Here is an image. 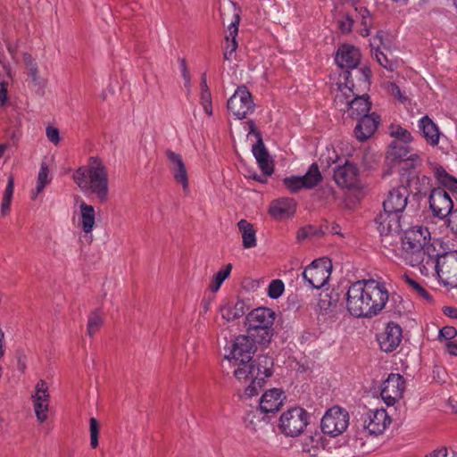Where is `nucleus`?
Instances as JSON below:
<instances>
[{"instance_id": "4be33fe9", "label": "nucleus", "mask_w": 457, "mask_h": 457, "mask_svg": "<svg viewBox=\"0 0 457 457\" xmlns=\"http://www.w3.org/2000/svg\"><path fill=\"white\" fill-rule=\"evenodd\" d=\"M408 190L404 187H398L389 191L386 199L383 202L384 211L399 215L407 205Z\"/></svg>"}, {"instance_id": "13d9d810", "label": "nucleus", "mask_w": 457, "mask_h": 457, "mask_svg": "<svg viewBox=\"0 0 457 457\" xmlns=\"http://www.w3.org/2000/svg\"><path fill=\"white\" fill-rule=\"evenodd\" d=\"M182 71V77L184 79V86L189 91L190 87H191V79H190V75H189V72L187 71V65H186V62L184 60H182V71Z\"/></svg>"}, {"instance_id": "2f4dec72", "label": "nucleus", "mask_w": 457, "mask_h": 457, "mask_svg": "<svg viewBox=\"0 0 457 457\" xmlns=\"http://www.w3.org/2000/svg\"><path fill=\"white\" fill-rule=\"evenodd\" d=\"M23 63L25 73L34 86H41L42 79L39 74L38 65L36 59L29 53H24Z\"/></svg>"}, {"instance_id": "b1692460", "label": "nucleus", "mask_w": 457, "mask_h": 457, "mask_svg": "<svg viewBox=\"0 0 457 457\" xmlns=\"http://www.w3.org/2000/svg\"><path fill=\"white\" fill-rule=\"evenodd\" d=\"M335 60L342 69H354L359 64L361 54L358 48L343 45L338 48Z\"/></svg>"}, {"instance_id": "864d4df0", "label": "nucleus", "mask_w": 457, "mask_h": 457, "mask_svg": "<svg viewBox=\"0 0 457 457\" xmlns=\"http://www.w3.org/2000/svg\"><path fill=\"white\" fill-rule=\"evenodd\" d=\"M386 89L387 93L395 98L403 101L404 97L402 95L400 87L394 82H388L386 85Z\"/></svg>"}, {"instance_id": "423d86ee", "label": "nucleus", "mask_w": 457, "mask_h": 457, "mask_svg": "<svg viewBox=\"0 0 457 457\" xmlns=\"http://www.w3.org/2000/svg\"><path fill=\"white\" fill-rule=\"evenodd\" d=\"M339 91L335 96V104L337 108H346L348 115L355 120L369 113L371 103L368 95L357 96L347 85L340 86Z\"/></svg>"}, {"instance_id": "e2e57ef3", "label": "nucleus", "mask_w": 457, "mask_h": 457, "mask_svg": "<svg viewBox=\"0 0 457 457\" xmlns=\"http://www.w3.org/2000/svg\"><path fill=\"white\" fill-rule=\"evenodd\" d=\"M444 313L450 318L457 319V309L454 307H445Z\"/></svg>"}, {"instance_id": "9d476101", "label": "nucleus", "mask_w": 457, "mask_h": 457, "mask_svg": "<svg viewBox=\"0 0 457 457\" xmlns=\"http://www.w3.org/2000/svg\"><path fill=\"white\" fill-rule=\"evenodd\" d=\"M368 304L363 279L353 283L346 293V309L356 318H368Z\"/></svg>"}, {"instance_id": "7ed1b4c3", "label": "nucleus", "mask_w": 457, "mask_h": 457, "mask_svg": "<svg viewBox=\"0 0 457 457\" xmlns=\"http://www.w3.org/2000/svg\"><path fill=\"white\" fill-rule=\"evenodd\" d=\"M235 368L234 376L240 383L250 384L245 389L248 397L257 395L264 386L266 379L273 374V359L268 355H259L254 361L230 362Z\"/></svg>"}, {"instance_id": "c756f323", "label": "nucleus", "mask_w": 457, "mask_h": 457, "mask_svg": "<svg viewBox=\"0 0 457 457\" xmlns=\"http://www.w3.org/2000/svg\"><path fill=\"white\" fill-rule=\"evenodd\" d=\"M410 154L408 144L393 141L386 152V160L394 165H401Z\"/></svg>"}, {"instance_id": "ddd939ff", "label": "nucleus", "mask_w": 457, "mask_h": 457, "mask_svg": "<svg viewBox=\"0 0 457 457\" xmlns=\"http://www.w3.org/2000/svg\"><path fill=\"white\" fill-rule=\"evenodd\" d=\"M227 107L237 119H245L254 108L249 90L244 86L237 87L228 100Z\"/></svg>"}, {"instance_id": "473e14b6", "label": "nucleus", "mask_w": 457, "mask_h": 457, "mask_svg": "<svg viewBox=\"0 0 457 457\" xmlns=\"http://www.w3.org/2000/svg\"><path fill=\"white\" fill-rule=\"evenodd\" d=\"M239 15H235V21L228 26L229 35L226 37L227 46L224 52V58L230 60L232 54L237 48V36L238 32Z\"/></svg>"}, {"instance_id": "5701e85b", "label": "nucleus", "mask_w": 457, "mask_h": 457, "mask_svg": "<svg viewBox=\"0 0 457 457\" xmlns=\"http://www.w3.org/2000/svg\"><path fill=\"white\" fill-rule=\"evenodd\" d=\"M357 120L358 123L354 129V134L361 142L372 137L380 123V117L375 112L368 113Z\"/></svg>"}, {"instance_id": "680f3d73", "label": "nucleus", "mask_w": 457, "mask_h": 457, "mask_svg": "<svg viewBox=\"0 0 457 457\" xmlns=\"http://www.w3.org/2000/svg\"><path fill=\"white\" fill-rule=\"evenodd\" d=\"M46 184H45L44 182H38L37 181V184H36V187L35 189L32 191V199H36L37 196L43 192V190L45 189Z\"/></svg>"}, {"instance_id": "20e7f679", "label": "nucleus", "mask_w": 457, "mask_h": 457, "mask_svg": "<svg viewBox=\"0 0 457 457\" xmlns=\"http://www.w3.org/2000/svg\"><path fill=\"white\" fill-rule=\"evenodd\" d=\"M426 264L420 268L424 276L436 274L439 281L451 287H457V251L443 254L433 253Z\"/></svg>"}, {"instance_id": "49530a36", "label": "nucleus", "mask_w": 457, "mask_h": 457, "mask_svg": "<svg viewBox=\"0 0 457 457\" xmlns=\"http://www.w3.org/2000/svg\"><path fill=\"white\" fill-rule=\"evenodd\" d=\"M50 403H33V410L39 423H44L48 419Z\"/></svg>"}, {"instance_id": "f03ea898", "label": "nucleus", "mask_w": 457, "mask_h": 457, "mask_svg": "<svg viewBox=\"0 0 457 457\" xmlns=\"http://www.w3.org/2000/svg\"><path fill=\"white\" fill-rule=\"evenodd\" d=\"M430 232L422 225L412 226L404 231L402 237V252L400 257L412 267L421 268L436 252L429 243Z\"/></svg>"}, {"instance_id": "e433bc0d", "label": "nucleus", "mask_w": 457, "mask_h": 457, "mask_svg": "<svg viewBox=\"0 0 457 457\" xmlns=\"http://www.w3.org/2000/svg\"><path fill=\"white\" fill-rule=\"evenodd\" d=\"M33 403H50L48 385L45 380H39L35 386V391L31 395Z\"/></svg>"}, {"instance_id": "f257e3e1", "label": "nucleus", "mask_w": 457, "mask_h": 457, "mask_svg": "<svg viewBox=\"0 0 457 457\" xmlns=\"http://www.w3.org/2000/svg\"><path fill=\"white\" fill-rule=\"evenodd\" d=\"M72 179L85 195H95L100 203H105L109 199L107 168L98 157H90L87 164L73 172Z\"/></svg>"}, {"instance_id": "0e129e2a", "label": "nucleus", "mask_w": 457, "mask_h": 457, "mask_svg": "<svg viewBox=\"0 0 457 457\" xmlns=\"http://www.w3.org/2000/svg\"><path fill=\"white\" fill-rule=\"evenodd\" d=\"M446 349H447V352L451 355L456 356L457 355V341L447 343Z\"/></svg>"}, {"instance_id": "a19ab883", "label": "nucleus", "mask_w": 457, "mask_h": 457, "mask_svg": "<svg viewBox=\"0 0 457 457\" xmlns=\"http://www.w3.org/2000/svg\"><path fill=\"white\" fill-rule=\"evenodd\" d=\"M390 135L395 138V141H399L403 144H409L412 141L411 132L400 125H392L390 127Z\"/></svg>"}, {"instance_id": "dca6fc26", "label": "nucleus", "mask_w": 457, "mask_h": 457, "mask_svg": "<svg viewBox=\"0 0 457 457\" xmlns=\"http://www.w3.org/2000/svg\"><path fill=\"white\" fill-rule=\"evenodd\" d=\"M405 388L403 377L397 373H391L383 383L381 398L387 406H393L403 397Z\"/></svg>"}, {"instance_id": "a878e982", "label": "nucleus", "mask_w": 457, "mask_h": 457, "mask_svg": "<svg viewBox=\"0 0 457 457\" xmlns=\"http://www.w3.org/2000/svg\"><path fill=\"white\" fill-rule=\"evenodd\" d=\"M78 217V226L85 234L93 231L96 225V211L93 205L81 200L79 204V211L76 212Z\"/></svg>"}, {"instance_id": "4468645a", "label": "nucleus", "mask_w": 457, "mask_h": 457, "mask_svg": "<svg viewBox=\"0 0 457 457\" xmlns=\"http://www.w3.org/2000/svg\"><path fill=\"white\" fill-rule=\"evenodd\" d=\"M322 180V175L316 163H312L303 176H290L283 179L285 187L292 193L301 189L315 187Z\"/></svg>"}, {"instance_id": "58836bf2", "label": "nucleus", "mask_w": 457, "mask_h": 457, "mask_svg": "<svg viewBox=\"0 0 457 457\" xmlns=\"http://www.w3.org/2000/svg\"><path fill=\"white\" fill-rule=\"evenodd\" d=\"M14 190V179L11 175L8 178L7 185L5 190L3 194L2 204H1V214L5 216L10 210L11 202L13 195Z\"/></svg>"}, {"instance_id": "f3484780", "label": "nucleus", "mask_w": 457, "mask_h": 457, "mask_svg": "<svg viewBox=\"0 0 457 457\" xmlns=\"http://www.w3.org/2000/svg\"><path fill=\"white\" fill-rule=\"evenodd\" d=\"M334 180L340 187H358L360 183V174L357 166L353 162L348 161L343 165L337 166L334 170Z\"/></svg>"}, {"instance_id": "412c9836", "label": "nucleus", "mask_w": 457, "mask_h": 457, "mask_svg": "<svg viewBox=\"0 0 457 457\" xmlns=\"http://www.w3.org/2000/svg\"><path fill=\"white\" fill-rule=\"evenodd\" d=\"M165 155L174 179L182 186L185 192H187L189 188L188 175L182 156L171 150H167Z\"/></svg>"}, {"instance_id": "f704fd0d", "label": "nucleus", "mask_w": 457, "mask_h": 457, "mask_svg": "<svg viewBox=\"0 0 457 457\" xmlns=\"http://www.w3.org/2000/svg\"><path fill=\"white\" fill-rule=\"evenodd\" d=\"M12 76L9 70L0 71V106H4L9 102V88L12 83Z\"/></svg>"}, {"instance_id": "f8f14e48", "label": "nucleus", "mask_w": 457, "mask_h": 457, "mask_svg": "<svg viewBox=\"0 0 457 457\" xmlns=\"http://www.w3.org/2000/svg\"><path fill=\"white\" fill-rule=\"evenodd\" d=\"M428 203L433 216L439 220L448 219L455 209L452 196L443 187H436L431 190Z\"/></svg>"}, {"instance_id": "6e6552de", "label": "nucleus", "mask_w": 457, "mask_h": 457, "mask_svg": "<svg viewBox=\"0 0 457 457\" xmlns=\"http://www.w3.org/2000/svg\"><path fill=\"white\" fill-rule=\"evenodd\" d=\"M368 304V318L378 315L388 302L389 293L383 282L375 279H363Z\"/></svg>"}, {"instance_id": "8fccbe9b", "label": "nucleus", "mask_w": 457, "mask_h": 457, "mask_svg": "<svg viewBox=\"0 0 457 457\" xmlns=\"http://www.w3.org/2000/svg\"><path fill=\"white\" fill-rule=\"evenodd\" d=\"M375 56L378 61V62L386 69L387 71H393L395 69V64L390 61L387 56L381 52L380 50L377 49L375 52Z\"/></svg>"}, {"instance_id": "79ce46f5", "label": "nucleus", "mask_w": 457, "mask_h": 457, "mask_svg": "<svg viewBox=\"0 0 457 457\" xmlns=\"http://www.w3.org/2000/svg\"><path fill=\"white\" fill-rule=\"evenodd\" d=\"M423 159L418 153L409 154L404 162L400 165L402 170H415L422 165Z\"/></svg>"}, {"instance_id": "a211bd4d", "label": "nucleus", "mask_w": 457, "mask_h": 457, "mask_svg": "<svg viewBox=\"0 0 457 457\" xmlns=\"http://www.w3.org/2000/svg\"><path fill=\"white\" fill-rule=\"evenodd\" d=\"M286 400L285 393L279 388L265 391L259 400V411L266 416L277 413Z\"/></svg>"}, {"instance_id": "774afa93", "label": "nucleus", "mask_w": 457, "mask_h": 457, "mask_svg": "<svg viewBox=\"0 0 457 457\" xmlns=\"http://www.w3.org/2000/svg\"><path fill=\"white\" fill-rule=\"evenodd\" d=\"M417 294L428 302L432 301L430 294L424 287H422Z\"/></svg>"}, {"instance_id": "a18cd8bd", "label": "nucleus", "mask_w": 457, "mask_h": 457, "mask_svg": "<svg viewBox=\"0 0 457 457\" xmlns=\"http://www.w3.org/2000/svg\"><path fill=\"white\" fill-rule=\"evenodd\" d=\"M285 285L280 279H273L268 286V295L271 299H278L282 295Z\"/></svg>"}, {"instance_id": "69168bd1", "label": "nucleus", "mask_w": 457, "mask_h": 457, "mask_svg": "<svg viewBox=\"0 0 457 457\" xmlns=\"http://www.w3.org/2000/svg\"><path fill=\"white\" fill-rule=\"evenodd\" d=\"M427 457H447V450L446 448L436 450Z\"/></svg>"}, {"instance_id": "de8ad7c7", "label": "nucleus", "mask_w": 457, "mask_h": 457, "mask_svg": "<svg viewBox=\"0 0 457 457\" xmlns=\"http://www.w3.org/2000/svg\"><path fill=\"white\" fill-rule=\"evenodd\" d=\"M200 103L204 108V112L208 116L212 115V95L210 91L202 90L200 96Z\"/></svg>"}, {"instance_id": "c85d7f7f", "label": "nucleus", "mask_w": 457, "mask_h": 457, "mask_svg": "<svg viewBox=\"0 0 457 457\" xmlns=\"http://www.w3.org/2000/svg\"><path fill=\"white\" fill-rule=\"evenodd\" d=\"M419 129L426 142L436 146L439 143L440 132L436 124L427 115L421 117L418 124Z\"/></svg>"}, {"instance_id": "0eeeda50", "label": "nucleus", "mask_w": 457, "mask_h": 457, "mask_svg": "<svg viewBox=\"0 0 457 457\" xmlns=\"http://www.w3.org/2000/svg\"><path fill=\"white\" fill-rule=\"evenodd\" d=\"M310 415L302 407H293L284 411L279 418L278 428L286 436L301 435L309 424Z\"/></svg>"}, {"instance_id": "6ab92c4d", "label": "nucleus", "mask_w": 457, "mask_h": 457, "mask_svg": "<svg viewBox=\"0 0 457 457\" xmlns=\"http://www.w3.org/2000/svg\"><path fill=\"white\" fill-rule=\"evenodd\" d=\"M391 419L384 409L370 410L364 419V428L370 435L378 436L390 425Z\"/></svg>"}, {"instance_id": "1a4fd4ad", "label": "nucleus", "mask_w": 457, "mask_h": 457, "mask_svg": "<svg viewBox=\"0 0 457 457\" xmlns=\"http://www.w3.org/2000/svg\"><path fill=\"white\" fill-rule=\"evenodd\" d=\"M349 420V413L345 409L334 406L328 409L322 417L321 430L324 434L336 437L347 429Z\"/></svg>"}, {"instance_id": "bf43d9fd", "label": "nucleus", "mask_w": 457, "mask_h": 457, "mask_svg": "<svg viewBox=\"0 0 457 457\" xmlns=\"http://www.w3.org/2000/svg\"><path fill=\"white\" fill-rule=\"evenodd\" d=\"M404 280L416 293L421 290L422 287L409 276H404Z\"/></svg>"}, {"instance_id": "72a5a7b5", "label": "nucleus", "mask_w": 457, "mask_h": 457, "mask_svg": "<svg viewBox=\"0 0 457 457\" xmlns=\"http://www.w3.org/2000/svg\"><path fill=\"white\" fill-rule=\"evenodd\" d=\"M431 169L434 176L440 184L451 189L457 188V179L449 175L442 166L438 164H431Z\"/></svg>"}, {"instance_id": "5fc2aeb1", "label": "nucleus", "mask_w": 457, "mask_h": 457, "mask_svg": "<svg viewBox=\"0 0 457 457\" xmlns=\"http://www.w3.org/2000/svg\"><path fill=\"white\" fill-rule=\"evenodd\" d=\"M457 336V330L455 328L451 326L444 327L439 331V337H444L447 340L453 339Z\"/></svg>"}, {"instance_id": "09e8293b", "label": "nucleus", "mask_w": 457, "mask_h": 457, "mask_svg": "<svg viewBox=\"0 0 457 457\" xmlns=\"http://www.w3.org/2000/svg\"><path fill=\"white\" fill-rule=\"evenodd\" d=\"M90 446L95 449L98 446L99 426L96 419H90Z\"/></svg>"}, {"instance_id": "393cba45", "label": "nucleus", "mask_w": 457, "mask_h": 457, "mask_svg": "<svg viewBox=\"0 0 457 457\" xmlns=\"http://www.w3.org/2000/svg\"><path fill=\"white\" fill-rule=\"evenodd\" d=\"M296 210V203L292 198L274 200L269 208L270 215L275 220H285L292 217Z\"/></svg>"}, {"instance_id": "bb28decb", "label": "nucleus", "mask_w": 457, "mask_h": 457, "mask_svg": "<svg viewBox=\"0 0 457 457\" xmlns=\"http://www.w3.org/2000/svg\"><path fill=\"white\" fill-rule=\"evenodd\" d=\"M378 230L381 236H388L400 228V215L384 211L376 218Z\"/></svg>"}, {"instance_id": "2eb2a0df", "label": "nucleus", "mask_w": 457, "mask_h": 457, "mask_svg": "<svg viewBox=\"0 0 457 457\" xmlns=\"http://www.w3.org/2000/svg\"><path fill=\"white\" fill-rule=\"evenodd\" d=\"M258 344L250 335H241L236 337L228 354L226 355L229 362L250 361L256 351Z\"/></svg>"}, {"instance_id": "aec40b11", "label": "nucleus", "mask_w": 457, "mask_h": 457, "mask_svg": "<svg viewBox=\"0 0 457 457\" xmlns=\"http://www.w3.org/2000/svg\"><path fill=\"white\" fill-rule=\"evenodd\" d=\"M402 337V328L395 322H389L385 329L377 336V340L383 352L391 353L399 346Z\"/></svg>"}, {"instance_id": "338daca9", "label": "nucleus", "mask_w": 457, "mask_h": 457, "mask_svg": "<svg viewBox=\"0 0 457 457\" xmlns=\"http://www.w3.org/2000/svg\"><path fill=\"white\" fill-rule=\"evenodd\" d=\"M359 13H360V15L361 17V21H365V20L372 21L370 11L367 10L366 8H362V7L360 8Z\"/></svg>"}, {"instance_id": "603ef678", "label": "nucleus", "mask_w": 457, "mask_h": 457, "mask_svg": "<svg viewBox=\"0 0 457 457\" xmlns=\"http://www.w3.org/2000/svg\"><path fill=\"white\" fill-rule=\"evenodd\" d=\"M258 411H259V409L256 411H250L247 413V415L245 417V422H246L247 426L248 427L251 426L253 430L256 429L258 423L261 422V420L264 419V418L261 419L260 417L257 416Z\"/></svg>"}, {"instance_id": "cd10ccee", "label": "nucleus", "mask_w": 457, "mask_h": 457, "mask_svg": "<svg viewBox=\"0 0 457 457\" xmlns=\"http://www.w3.org/2000/svg\"><path fill=\"white\" fill-rule=\"evenodd\" d=\"M257 143L253 145L252 151L262 171L265 175L270 176L273 173V164L259 133H257Z\"/></svg>"}, {"instance_id": "ea45409f", "label": "nucleus", "mask_w": 457, "mask_h": 457, "mask_svg": "<svg viewBox=\"0 0 457 457\" xmlns=\"http://www.w3.org/2000/svg\"><path fill=\"white\" fill-rule=\"evenodd\" d=\"M321 436L319 434L305 437L302 442V451L312 457L319 453V444Z\"/></svg>"}, {"instance_id": "4c0bfd02", "label": "nucleus", "mask_w": 457, "mask_h": 457, "mask_svg": "<svg viewBox=\"0 0 457 457\" xmlns=\"http://www.w3.org/2000/svg\"><path fill=\"white\" fill-rule=\"evenodd\" d=\"M232 270V265L230 263L227 264L225 268L220 270L212 278L209 284V290L212 293H216L226 280L227 278L230 275Z\"/></svg>"}, {"instance_id": "39448f33", "label": "nucleus", "mask_w": 457, "mask_h": 457, "mask_svg": "<svg viewBox=\"0 0 457 457\" xmlns=\"http://www.w3.org/2000/svg\"><path fill=\"white\" fill-rule=\"evenodd\" d=\"M276 314L270 309L259 307L246 316L247 334L258 344L270 343L273 334Z\"/></svg>"}, {"instance_id": "4d7b16f0", "label": "nucleus", "mask_w": 457, "mask_h": 457, "mask_svg": "<svg viewBox=\"0 0 457 457\" xmlns=\"http://www.w3.org/2000/svg\"><path fill=\"white\" fill-rule=\"evenodd\" d=\"M447 225L451 231L457 235V203L455 209L453 211L452 214L447 219Z\"/></svg>"}, {"instance_id": "3c124183", "label": "nucleus", "mask_w": 457, "mask_h": 457, "mask_svg": "<svg viewBox=\"0 0 457 457\" xmlns=\"http://www.w3.org/2000/svg\"><path fill=\"white\" fill-rule=\"evenodd\" d=\"M46 136L54 145H57L61 141L59 129L55 127L47 126L46 129Z\"/></svg>"}, {"instance_id": "c9c22d12", "label": "nucleus", "mask_w": 457, "mask_h": 457, "mask_svg": "<svg viewBox=\"0 0 457 457\" xmlns=\"http://www.w3.org/2000/svg\"><path fill=\"white\" fill-rule=\"evenodd\" d=\"M104 324V317L100 311L95 310L88 315L87 324V333L93 337L102 328Z\"/></svg>"}, {"instance_id": "052dcab7", "label": "nucleus", "mask_w": 457, "mask_h": 457, "mask_svg": "<svg viewBox=\"0 0 457 457\" xmlns=\"http://www.w3.org/2000/svg\"><path fill=\"white\" fill-rule=\"evenodd\" d=\"M362 29H361V35L362 37H368L370 35V30L372 26V21L365 20V21H361Z\"/></svg>"}, {"instance_id": "6e6d98bb", "label": "nucleus", "mask_w": 457, "mask_h": 457, "mask_svg": "<svg viewBox=\"0 0 457 457\" xmlns=\"http://www.w3.org/2000/svg\"><path fill=\"white\" fill-rule=\"evenodd\" d=\"M37 181L44 182L46 185L51 181V179H49V170L45 163L40 167Z\"/></svg>"}, {"instance_id": "c03bdc74", "label": "nucleus", "mask_w": 457, "mask_h": 457, "mask_svg": "<svg viewBox=\"0 0 457 457\" xmlns=\"http://www.w3.org/2000/svg\"><path fill=\"white\" fill-rule=\"evenodd\" d=\"M319 309L321 315L327 316L326 319L334 320L336 318V304L332 307L331 302L329 299L322 298L319 302Z\"/></svg>"}, {"instance_id": "9b49d317", "label": "nucleus", "mask_w": 457, "mask_h": 457, "mask_svg": "<svg viewBox=\"0 0 457 457\" xmlns=\"http://www.w3.org/2000/svg\"><path fill=\"white\" fill-rule=\"evenodd\" d=\"M331 274L330 261L322 258L313 261L303 272V279L312 288H321L328 280Z\"/></svg>"}, {"instance_id": "37998d69", "label": "nucleus", "mask_w": 457, "mask_h": 457, "mask_svg": "<svg viewBox=\"0 0 457 457\" xmlns=\"http://www.w3.org/2000/svg\"><path fill=\"white\" fill-rule=\"evenodd\" d=\"M245 312V303L237 301L233 307H228L223 313V317L228 320H236L242 317Z\"/></svg>"}, {"instance_id": "7c9ffc66", "label": "nucleus", "mask_w": 457, "mask_h": 457, "mask_svg": "<svg viewBox=\"0 0 457 457\" xmlns=\"http://www.w3.org/2000/svg\"><path fill=\"white\" fill-rule=\"evenodd\" d=\"M237 227L242 235V245L245 249H250L256 246V231L246 220H240L237 223Z\"/></svg>"}]
</instances>
